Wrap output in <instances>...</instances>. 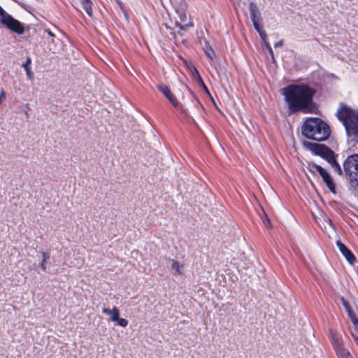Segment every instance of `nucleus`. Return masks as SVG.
<instances>
[{
	"label": "nucleus",
	"instance_id": "f257e3e1",
	"mask_svg": "<svg viewBox=\"0 0 358 358\" xmlns=\"http://www.w3.org/2000/svg\"><path fill=\"white\" fill-rule=\"evenodd\" d=\"M305 145L315 155L325 159L340 176L343 173L358 187V154L348 156L343 162V170L336 160V155L330 148L316 143L307 142Z\"/></svg>",
	"mask_w": 358,
	"mask_h": 358
},
{
	"label": "nucleus",
	"instance_id": "f03ea898",
	"mask_svg": "<svg viewBox=\"0 0 358 358\" xmlns=\"http://www.w3.org/2000/svg\"><path fill=\"white\" fill-rule=\"evenodd\" d=\"M282 90L289 115L299 112L314 113L316 108L313 101L315 90L306 84H292L283 88Z\"/></svg>",
	"mask_w": 358,
	"mask_h": 358
},
{
	"label": "nucleus",
	"instance_id": "7ed1b4c3",
	"mask_svg": "<svg viewBox=\"0 0 358 358\" xmlns=\"http://www.w3.org/2000/svg\"><path fill=\"white\" fill-rule=\"evenodd\" d=\"M336 116L344 126L347 136L358 143V110L340 103Z\"/></svg>",
	"mask_w": 358,
	"mask_h": 358
},
{
	"label": "nucleus",
	"instance_id": "20e7f679",
	"mask_svg": "<svg viewBox=\"0 0 358 358\" xmlns=\"http://www.w3.org/2000/svg\"><path fill=\"white\" fill-rule=\"evenodd\" d=\"M301 132L306 138L324 141L329 137L331 129L327 123L320 118L308 117L303 123Z\"/></svg>",
	"mask_w": 358,
	"mask_h": 358
},
{
	"label": "nucleus",
	"instance_id": "39448f33",
	"mask_svg": "<svg viewBox=\"0 0 358 358\" xmlns=\"http://www.w3.org/2000/svg\"><path fill=\"white\" fill-rule=\"evenodd\" d=\"M0 23L7 29L19 35L24 34V27L18 20L7 13L0 6Z\"/></svg>",
	"mask_w": 358,
	"mask_h": 358
},
{
	"label": "nucleus",
	"instance_id": "423d86ee",
	"mask_svg": "<svg viewBox=\"0 0 358 358\" xmlns=\"http://www.w3.org/2000/svg\"><path fill=\"white\" fill-rule=\"evenodd\" d=\"M307 169L313 176H316V174L318 173L322 178L323 182L329 188V191L336 194V185L334 182L333 178L325 169L320 165L313 164H309Z\"/></svg>",
	"mask_w": 358,
	"mask_h": 358
},
{
	"label": "nucleus",
	"instance_id": "0eeeda50",
	"mask_svg": "<svg viewBox=\"0 0 358 358\" xmlns=\"http://www.w3.org/2000/svg\"><path fill=\"white\" fill-rule=\"evenodd\" d=\"M249 10L255 29L259 33L261 38L265 41L266 38V33L261 24L262 19L257 5L253 2L250 3Z\"/></svg>",
	"mask_w": 358,
	"mask_h": 358
},
{
	"label": "nucleus",
	"instance_id": "6e6552de",
	"mask_svg": "<svg viewBox=\"0 0 358 358\" xmlns=\"http://www.w3.org/2000/svg\"><path fill=\"white\" fill-rule=\"evenodd\" d=\"M176 12L178 15L181 24L176 22V25L181 30H187L189 28L194 26L193 22L190 19L188 20V15L185 10H177Z\"/></svg>",
	"mask_w": 358,
	"mask_h": 358
},
{
	"label": "nucleus",
	"instance_id": "1a4fd4ad",
	"mask_svg": "<svg viewBox=\"0 0 358 358\" xmlns=\"http://www.w3.org/2000/svg\"><path fill=\"white\" fill-rule=\"evenodd\" d=\"M336 245L338 248L341 253L345 257L346 260L350 264H353L356 261V257L354 254L341 241H336Z\"/></svg>",
	"mask_w": 358,
	"mask_h": 358
},
{
	"label": "nucleus",
	"instance_id": "9d476101",
	"mask_svg": "<svg viewBox=\"0 0 358 358\" xmlns=\"http://www.w3.org/2000/svg\"><path fill=\"white\" fill-rule=\"evenodd\" d=\"M157 87L170 101L173 106L176 107L178 106V101L176 97L171 93L169 87L164 85H157Z\"/></svg>",
	"mask_w": 358,
	"mask_h": 358
},
{
	"label": "nucleus",
	"instance_id": "9b49d317",
	"mask_svg": "<svg viewBox=\"0 0 358 358\" xmlns=\"http://www.w3.org/2000/svg\"><path fill=\"white\" fill-rule=\"evenodd\" d=\"M102 313L103 314L110 315V320L113 322L117 320L118 319V317L120 316V310L116 306H114L111 310L108 308L103 307L102 308Z\"/></svg>",
	"mask_w": 358,
	"mask_h": 358
},
{
	"label": "nucleus",
	"instance_id": "f8f14e48",
	"mask_svg": "<svg viewBox=\"0 0 358 358\" xmlns=\"http://www.w3.org/2000/svg\"><path fill=\"white\" fill-rule=\"evenodd\" d=\"M192 68H193L194 71L196 73V80H197L198 83L203 89L206 94L209 96V97L210 98L212 101L214 102V99H213L212 95L210 94V92L208 88L207 87V86L206 85L205 83L203 82L202 78L201 77L198 70L196 69V67L194 66H192Z\"/></svg>",
	"mask_w": 358,
	"mask_h": 358
},
{
	"label": "nucleus",
	"instance_id": "ddd939ff",
	"mask_svg": "<svg viewBox=\"0 0 358 358\" xmlns=\"http://www.w3.org/2000/svg\"><path fill=\"white\" fill-rule=\"evenodd\" d=\"M338 358H354L350 351L343 346L336 351Z\"/></svg>",
	"mask_w": 358,
	"mask_h": 358
},
{
	"label": "nucleus",
	"instance_id": "4468645a",
	"mask_svg": "<svg viewBox=\"0 0 358 358\" xmlns=\"http://www.w3.org/2000/svg\"><path fill=\"white\" fill-rule=\"evenodd\" d=\"M171 268L172 270L176 271V273L178 275L182 274V270L184 268V264H180L179 262L172 259Z\"/></svg>",
	"mask_w": 358,
	"mask_h": 358
},
{
	"label": "nucleus",
	"instance_id": "2eb2a0df",
	"mask_svg": "<svg viewBox=\"0 0 358 358\" xmlns=\"http://www.w3.org/2000/svg\"><path fill=\"white\" fill-rule=\"evenodd\" d=\"M31 59L28 57L22 66L26 71L27 76L29 78V79L32 80L34 78V73L31 70Z\"/></svg>",
	"mask_w": 358,
	"mask_h": 358
},
{
	"label": "nucleus",
	"instance_id": "dca6fc26",
	"mask_svg": "<svg viewBox=\"0 0 358 358\" xmlns=\"http://www.w3.org/2000/svg\"><path fill=\"white\" fill-rule=\"evenodd\" d=\"M83 9L89 16H92L93 13L92 2L90 0H81Z\"/></svg>",
	"mask_w": 358,
	"mask_h": 358
},
{
	"label": "nucleus",
	"instance_id": "f3484780",
	"mask_svg": "<svg viewBox=\"0 0 358 358\" xmlns=\"http://www.w3.org/2000/svg\"><path fill=\"white\" fill-rule=\"evenodd\" d=\"M348 317H350L352 323L354 325V327L355 329L358 330V317H357L355 313L354 310H352L351 312H349L348 313Z\"/></svg>",
	"mask_w": 358,
	"mask_h": 358
},
{
	"label": "nucleus",
	"instance_id": "a211bd4d",
	"mask_svg": "<svg viewBox=\"0 0 358 358\" xmlns=\"http://www.w3.org/2000/svg\"><path fill=\"white\" fill-rule=\"evenodd\" d=\"M332 345L335 352L343 346L342 340L337 337H334L332 339Z\"/></svg>",
	"mask_w": 358,
	"mask_h": 358
},
{
	"label": "nucleus",
	"instance_id": "6ab92c4d",
	"mask_svg": "<svg viewBox=\"0 0 358 358\" xmlns=\"http://www.w3.org/2000/svg\"><path fill=\"white\" fill-rule=\"evenodd\" d=\"M42 256H43V260H42V262L40 264V267L43 271H45L46 268H47V267H46V261H47V259H48L50 258V254L48 253V252H42Z\"/></svg>",
	"mask_w": 358,
	"mask_h": 358
},
{
	"label": "nucleus",
	"instance_id": "aec40b11",
	"mask_svg": "<svg viewBox=\"0 0 358 358\" xmlns=\"http://www.w3.org/2000/svg\"><path fill=\"white\" fill-rule=\"evenodd\" d=\"M340 300H341L343 306H344L347 313L353 310L352 307L350 306V303L345 299V298L343 296H341Z\"/></svg>",
	"mask_w": 358,
	"mask_h": 358
},
{
	"label": "nucleus",
	"instance_id": "412c9836",
	"mask_svg": "<svg viewBox=\"0 0 358 358\" xmlns=\"http://www.w3.org/2000/svg\"><path fill=\"white\" fill-rule=\"evenodd\" d=\"M115 322H116L117 324L122 327H126L128 325L127 320L124 318H120V316L118 317V319Z\"/></svg>",
	"mask_w": 358,
	"mask_h": 358
},
{
	"label": "nucleus",
	"instance_id": "4be33fe9",
	"mask_svg": "<svg viewBox=\"0 0 358 358\" xmlns=\"http://www.w3.org/2000/svg\"><path fill=\"white\" fill-rule=\"evenodd\" d=\"M265 44H266V46L269 52V54L271 55V57L273 59H274V55H273V50L271 48V46L270 45V44L268 43H266L265 42Z\"/></svg>",
	"mask_w": 358,
	"mask_h": 358
},
{
	"label": "nucleus",
	"instance_id": "5701e85b",
	"mask_svg": "<svg viewBox=\"0 0 358 358\" xmlns=\"http://www.w3.org/2000/svg\"><path fill=\"white\" fill-rule=\"evenodd\" d=\"M187 66L192 71L193 76L196 79V73L194 71V69L192 68L193 65L191 63H189V64H187Z\"/></svg>",
	"mask_w": 358,
	"mask_h": 358
},
{
	"label": "nucleus",
	"instance_id": "b1692460",
	"mask_svg": "<svg viewBox=\"0 0 358 358\" xmlns=\"http://www.w3.org/2000/svg\"><path fill=\"white\" fill-rule=\"evenodd\" d=\"M210 52H207L206 55L210 59H213L214 56V51L213 49H210Z\"/></svg>",
	"mask_w": 358,
	"mask_h": 358
},
{
	"label": "nucleus",
	"instance_id": "393cba45",
	"mask_svg": "<svg viewBox=\"0 0 358 358\" xmlns=\"http://www.w3.org/2000/svg\"><path fill=\"white\" fill-rule=\"evenodd\" d=\"M283 44V41L282 40H280L279 41L276 42L275 44H274V47L275 48H278V47H281Z\"/></svg>",
	"mask_w": 358,
	"mask_h": 358
},
{
	"label": "nucleus",
	"instance_id": "a878e982",
	"mask_svg": "<svg viewBox=\"0 0 358 358\" xmlns=\"http://www.w3.org/2000/svg\"><path fill=\"white\" fill-rule=\"evenodd\" d=\"M264 224L266 227H267V226L271 227V221L266 215V221H264Z\"/></svg>",
	"mask_w": 358,
	"mask_h": 358
},
{
	"label": "nucleus",
	"instance_id": "bb28decb",
	"mask_svg": "<svg viewBox=\"0 0 358 358\" xmlns=\"http://www.w3.org/2000/svg\"><path fill=\"white\" fill-rule=\"evenodd\" d=\"M45 31L50 36V37H55V34L50 30L45 29Z\"/></svg>",
	"mask_w": 358,
	"mask_h": 358
},
{
	"label": "nucleus",
	"instance_id": "cd10ccee",
	"mask_svg": "<svg viewBox=\"0 0 358 358\" xmlns=\"http://www.w3.org/2000/svg\"><path fill=\"white\" fill-rule=\"evenodd\" d=\"M187 30H181L180 28H179V30L178 31V34L182 36L184 35V32L186 31Z\"/></svg>",
	"mask_w": 358,
	"mask_h": 358
},
{
	"label": "nucleus",
	"instance_id": "c85d7f7f",
	"mask_svg": "<svg viewBox=\"0 0 358 358\" xmlns=\"http://www.w3.org/2000/svg\"><path fill=\"white\" fill-rule=\"evenodd\" d=\"M171 34L173 35V38L176 40V42H177L176 34L175 32H173V31H171Z\"/></svg>",
	"mask_w": 358,
	"mask_h": 358
},
{
	"label": "nucleus",
	"instance_id": "c756f323",
	"mask_svg": "<svg viewBox=\"0 0 358 358\" xmlns=\"http://www.w3.org/2000/svg\"><path fill=\"white\" fill-rule=\"evenodd\" d=\"M165 27H166V28L167 29H171V28H170L167 24H165Z\"/></svg>",
	"mask_w": 358,
	"mask_h": 358
},
{
	"label": "nucleus",
	"instance_id": "7c9ffc66",
	"mask_svg": "<svg viewBox=\"0 0 358 358\" xmlns=\"http://www.w3.org/2000/svg\"><path fill=\"white\" fill-rule=\"evenodd\" d=\"M329 223H330L331 225H332L331 220H329Z\"/></svg>",
	"mask_w": 358,
	"mask_h": 358
},
{
	"label": "nucleus",
	"instance_id": "2f4dec72",
	"mask_svg": "<svg viewBox=\"0 0 358 358\" xmlns=\"http://www.w3.org/2000/svg\"><path fill=\"white\" fill-rule=\"evenodd\" d=\"M357 273H358V266H357Z\"/></svg>",
	"mask_w": 358,
	"mask_h": 358
}]
</instances>
